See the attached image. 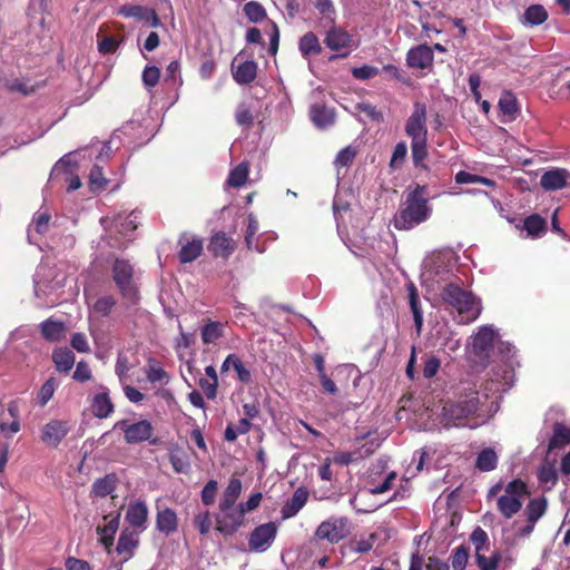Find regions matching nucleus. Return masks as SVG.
Returning a JSON list of instances; mask_svg holds the SVG:
<instances>
[{
	"mask_svg": "<svg viewBox=\"0 0 570 570\" xmlns=\"http://www.w3.org/2000/svg\"><path fill=\"white\" fill-rule=\"evenodd\" d=\"M261 501H222L216 514V531L225 537L233 535L242 525L246 512L255 510Z\"/></svg>",
	"mask_w": 570,
	"mask_h": 570,
	"instance_id": "7ed1b4c3",
	"label": "nucleus"
},
{
	"mask_svg": "<svg viewBox=\"0 0 570 570\" xmlns=\"http://www.w3.org/2000/svg\"><path fill=\"white\" fill-rule=\"evenodd\" d=\"M497 502H498L500 512L507 518H511L522 507V501H497Z\"/></svg>",
	"mask_w": 570,
	"mask_h": 570,
	"instance_id": "13d9d810",
	"label": "nucleus"
},
{
	"mask_svg": "<svg viewBox=\"0 0 570 570\" xmlns=\"http://www.w3.org/2000/svg\"><path fill=\"white\" fill-rule=\"evenodd\" d=\"M480 406L479 392L471 389V392L455 402H448L442 409V415L446 423L454 426L464 425V421L473 416Z\"/></svg>",
	"mask_w": 570,
	"mask_h": 570,
	"instance_id": "20e7f679",
	"label": "nucleus"
},
{
	"mask_svg": "<svg viewBox=\"0 0 570 570\" xmlns=\"http://www.w3.org/2000/svg\"><path fill=\"white\" fill-rule=\"evenodd\" d=\"M330 29L326 32L324 43L333 51L348 49L353 41L352 36L341 27L328 24Z\"/></svg>",
	"mask_w": 570,
	"mask_h": 570,
	"instance_id": "2eb2a0df",
	"label": "nucleus"
},
{
	"mask_svg": "<svg viewBox=\"0 0 570 570\" xmlns=\"http://www.w3.org/2000/svg\"><path fill=\"white\" fill-rule=\"evenodd\" d=\"M347 534V523L343 519L322 522L316 530L320 539H326L332 543L338 542Z\"/></svg>",
	"mask_w": 570,
	"mask_h": 570,
	"instance_id": "9b49d317",
	"label": "nucleus"
},
{
	"mask_svg": "<svg viewBox=\"0 0 570 570\" xmlns=\"http://www.w3.org/2000/svg\"><path fill=\"white\" fill-rule=\"evenodd\" d=\"M242 482L238 478L233 476L225 489V499H236L240 495Z\"/></svg>",
	"mask_w": 570,
	"mask_h": 570,
	"instance_id": "338daca9",
	"label": "nucleus"
},
{
	"mask_svg": "<svg viewBox=\"0 0 570 570\" xmlns=\"http://www.w3.org/2000/svg\"><path fill=\"white\" fill-rule=\"evenodd\" d=\"M469 548L460 546L455 548L451 553V566L454 570H463L466 567L469 560Z\"/></svg>",
	"mask_w": 570,
	"mask_h": 570,
	"instance_id": "49530a36",
	"label": "nucleus"
},
{
	"mask_svg": "<svg viewBox=\"0 0 570 570\" xmlns=\"http://www.w3.org/2000/svg\"><path fill=\"white\" fill-rule=\"evenodd\" d=\"M137 546L138 539L135 533L122 531L118 539L116 551L118 554H124V561H128L134 556V550Z\"/></svg>",
	"mask_w": 570,
	"mask_h": 570,
	"instance_id": "4be33fe9",
	"label": "nucleus"
},
{
	"mask_svg": "<svg viewBox=\"0 0 570 570\" xmlns=\"http://www.w3.org/2000/svg\"><path fill=\"white\" fill-rule=\"evenodd\" d=\"M426 106L422 102H415L410 117L405 122V134L411 141L428 140L426 127Z\"/></svg>",
	"mask_w": 570,
	"mask_h": 570,
	"instance_id": "423d86ee",
	"label": "nucleus"
},
{
	"mask_svg": "<svg viewBox=\"0 0 570 570\" xmlns=\"http://www.w3.org/2000/svg\"><path fill=\"white\" fill-rule=\"evenodd\" d=\"M56 386L57 382L55 377H50L43 383L39 393V402L42 406L52 397Z\"/></svg>",
	"mask_w": 570,
	"mask_h": 570,
	"instance_id": "4d7b16f0",
	"label": "nucleus"
},
{
	"mask_svg": "<svg viewBox=\"0 0 570 570\" xmlns=\"http://www.w3.org/2000/svg\"><path fill=\"white\" fill-rule=\"evenodd\" d=\"M502 487L501 483L493 485L488 493V499H494L497 497H499L498 499H519L529 494L527 484L520 479H514L509 482L505 485V493L500 495Z\"/></svg>",
	"mask_w": 570,
	"mask_h": 570,
	"instance_id": "4468645a",
	"label": "nucleus"
},
{
	"mask_svg": "<svg viewBox=\"0 0 570 570\" xmlns=\"http://www.w3.org/2000/svg\"><path fill=\"white\" fill-rule=\"evenodd\" d=\"M498 456L493 449L487 448L482 450L476 458L475 466L480 471H492L497 468Z\"/></svg>",
	"mask_w": 570,
	"mask_h": 570,
	"instance_id": "2f4dec72",
	"label": "nucleus"
},
{
	"mask_svg": "<svg viewBox=\"0 0 570 570\" xmlns=\"http://www.w3.org/2000/svg\"><path fill=\"white\" fill-rule=\"evenodd\" d=\"M177 515L170 509L159 511L157 514V529L165 533L170 534L177 530Z\"/></svg>",
	"mask_w": 570,
	"mask_h": 570,
	"instance_id": "393cba45",
	"label": "nucleus"
},
{
	"mask_svg": "<svg viewBox=\"0 0 570 570\" xmlns=\"http://www.w3.org/2000/svg\"><path fill=\"white\" fill-rule=\"evenodd\" d=\"M72 377L78 382L89 381L91 379V371L89 368V365L86 362L80 361L77 364V367H76V371L73 372Z\"/></svg>",
	"mask_w": 570,
	"mask_h": 570,
	"instance_id": "774afa93",
	"label": "nucleus"
},
{
	"mask_svg": "<svg viewBox=\"0 0 570 570\" xmlns=\"http://www.w3.org/2000/svg\"><path fill=\"white\" fill-rule=\"evenodd\" d=\"M169 461L173 469L177 473H188L190 470V462L188 453L178 445L171 446L169 450Z\"/></svg>",
	"mask_w": 570,
	"mask_h": 570,
	"instance_id": "412c9836",
	"label": "nucleus"
},
{
	"mask_svg": "<svg viewBox=\"0 0 570 570\" xmlns=\"http://www.w3.org/2000/svg\"><path fill=\"white\" fill-rule=\"evenodd\" d=\"M494 341V332L489 327H481L473 338V348L475 351L485 352L492 347Z\"/></svg>",
	"mask_w": 570,
	"mask_h": 570,
	"instance_id": "473e14b6",
	"label": "nucleus"
},
{
	"mask_svg": "<svg viewBox=\"0 0 570 570\" xmlns=\"http://www.w3.org/2000/svg\"><path fill=\"white\" fill-rule=\"evenodd\" d=\"M116 474H107L104 478L98 479L92 485V493L96 497H107L112 493L117 484Z\"/></svg>",
	"mask_w": 570,
	"mask_h": 570,
	"instance_id": "7c9ffc66",
	"label": "nucleus"
},
{
	"mask_svg": "<svg viewBox=\"0 0 570 570\" xmlns=\"http://www.w3.org/2000/svg\"><path fill=\"white\" fill-rule=\"evenodd\" d=\"M523 19L528 24L539 26L547 21L548 12L541 4H532L525 9Z\"/></svg>",
	"mask_w": 570,
	"mask_h": 570,
	"instance_id": "f704fd0d",
	"label": "nucleus"
},
{
	"mask_svg": "<svg viewBox=\"0 0 570 570\" xmlns=\"http://www.w3.org/2000/svg\"><path fill=\"white\" fill-rule=\"evenodd\" d=\"M92 412L99 419L108 417L114 412V404L107 392L99 393L94 397Z\"/></svg>",
	"mask_w": 570,
	"mask_h": 570,
	"instance_id": "b1692460",
	"label": "nucleus"
},
{
	"mask_svg": "<svg viewBox=\"0 0 570 570\" xmlns=\"http://www.w3.org/2000/svg\"><path fill=\"white\" fill-rule=\"evenodd\" d=\"M501 560L502 554L499 550H493L489 557L484 552L475 556V562L480 570H498Z\"/></svg>",
	"mask_w": 570,
	"mask_h": 570,
	"instance_id": "e433bc0d",
	"label": "nucleus"
},
{
	"mask_svg": "<svg viewBox=\"0 0 570 570\" xmlns=\"http://www.w3.org/2000/svg\"><path fill=\"white\" fill-rule=\"evenodd\" d=\"M299 50L304 57L321 53L322 47L318 38L313 32L305 33L299 40Z\"/></svg>",
	"mask_w": 570,
	"mask_h": 570,
	"instance_id": "c9c22d12",
	"label": "nucleus"
},
{
	"mask_svg": "<svg viewBox=\"0 0 570 570\" xmlns=\"http://www.w3.org/2000/svg\"><path fill=\"white\" fill-rule=\"evenodd\" d=\"M147 508L142 501H136L128 508L126 519L135 528L141 527L147 520Z\"/></svg>",
	"mask_w": 570,
	"mask_h": 570,
	"instance_id": "cd10ccee",
	"label": "nucleus"
},
{
	"mask_svg": "<svg viewBox=\"0 0 570 570\" xmlns=\"http://www.w3.org/2000/svg\"><path fill=\"white\" fill-rule=\"evenodd\" d=\"M379 73V68L370 65H363L361 67H354L352 69V75L357 80H367L376 77Z\"/></svg>",
	"mask_w": 570,
	"mask_h": 570,
	"instance_id": "6e6d98bb",
	"label": "nucleus"
},
{
	"mask_svg": "<svg viewBox=\"0 0 570 570\" xmlns=\"http://www.w3.org/2000/svg\"><path fill=\"white\" fill-rule=\"evenodd\" d=\"M406 155H407V146H406L405 141L397 142L396 146L394 147V150H393V154H392V157L390 160V167L392 169L400 168L403 165V163L406 158Z\"/></svg>",
	"mask_w": 570,
	"mask_h": 570,
	"instance_id": "5fc2aeb1",
	"label": "nucleus"
},
{
	"mask_svg": "<svg viewBox=\"0 0 570 570\" xmlns=\"http://www.w3.org/2000/svg\"><path fill=\"white\" fill-rule=\"evenodd\" d=\"M116 305V299L111 295L99 297L92 305V309L99 315L107 317L110 315L112 307Z\"/></svg>",
	"mask_w": 570,
	"mask_h": 570,
	"instance_id": "8fccbe9b",
	"label": "nucleus"
},
{
	"mask_svg": "<svg viewBox=\"0 0 570 570\" xmlns=\"http://www.w3.org/2000/svg\"><path fill=\"white\" fill-rule=\"evenodd\" d=\"M89 188L91 191L97 193L104 190L108 185V179L104 177L102 168L95 165L89 174Z\"/></svg>",
	"mask_w": 570,
	"mask_h": 570,
	"instance_id": "37998d69",
	"label": "nucleus"
},
{
	"mask_svg": "<svg viewBox=\"0 0 570 570\" xmlns=\"http://www.w3.org/2000/svg\"><path fill=\"white\" fill-rule=\"evenodd\" d=\"M141 79L146 88H154L159 82L160 69L156 66H146L142 71Z\"/></svg>",
	"mask_w": 570,
	"mask_h": 570,
	"instance_id": "864d4df0",
	"label": "nucleus"
},
{
	"mask_svg": "<svg viewBox=\"0 0 570 570\" xmlns=\"http://www.w3.org/2000/svg\"><path fill=\"white\" fill-rule=\"evenodd\" d=\"M104 519L107 521V523L104 525H98L97 532L100 535L99 542L108 552H110V549L114 544L115 534L119 529L120 512L117 511L115 514L109 513L108 515H105Z\"/></svg>",
	"mask_w": 570,
	"mask_h": 570,
	"instance_id": "ddd939ff",
	"label": "nucleus"
},
{
	"mask_svg": "<svg viewBox=\"0 0 570 570\" xmlns=\"http://www.w3.org/2000/svg\"><path fill=\"white\" fill-rule=\"evenodd\" d=\"M203 252V240L199 238H194L190 242H187L183 245L178 256L179 261L184 264L191 263L196 258L200 256Z\"/></svg>",
	"mask_w": 570,
	"mask_h": 570,
	"instance_id": "a878e982",
	"label": "nucleus"
},
{
	"mask_svg": "<svg viewBox=\"0 0 570 570\" xmlns=\"http://www.w3.org/2000/svg\"><path fill=\"white\" fill-rule=\"evenodd\" d=\"M118 46L119 42L116 40L115 37L107 36L99 41L98 49L101 53L106 55L115 52Z\"/></svg>",
	"mask_w": 570,
	"mask_h": 570,
	"instance_id": "e2e57ef3",
	"label": "nucleus"
},
{
	"mask_svg": "<svg viewBox=\"0 0 570 570\" xmlns=\"http://www.w3.org/2000/svg\"><path fill=\"white\" fill-rule=\"evenodd\" d=\"M70 344L76 351L80 353H88L90 351L88 341L83 333H75L71 336Z\"/></svg>",
	"mask_w": 570,
	"mask_h": 570,
	"instance_id": "680f3d73",
	"label": "nucleus"
},
{
	"mask_svg": "<svg viewBox=\"0 0 570 570\" xmlns=\"http://www.w3.org/2000/svg\"><path fill=\"white\" fill-rule=\"evenodd\" d=\"M470 541L474 546L475 556L478 553H483L485 551H490V539L488 533L480 527H476L471 535Z\"/></svg>",
	"mask_w": 570,
	"mask_h": 570,
	"instance_id": "58836bf2",
	"label": "nucleus"
},
{
	"mask_svg": "<svg viewBox=\"0 0 570 570\" xmlns=\"http://www.w3.org/2000/svg\"><path fill=\"white\" fill-rule=\"evenodd\" d=\"M548 501H529L525 508L528 522L535 523L546 512Z\"/></svg>",
	"mask_w": 570,
	"mask_h": 570,
	"instance_id": "de8ad7c7",
	"label": "nucleus"
},
{
	"mask_svg": "<svg viewBox=\"0 0 570 570\" xmlns=\"http://www.w3.org/2000/svg\"><path fill=\"white\" fill-rule=\"evenodd\" d=\"M356 109L360 112L365 114L367 117H370L372 120H381L382 119V112L376 109V107L370 102H360L356 105Z\"/></svg>",
	"mask_w": 570,
	"mask_h": 570,
	"instance_id": "0e129e2a",
	"label": "nucleus"
},
{
	"mask_svg": "<svg viewBox=\"0 0 570 570\" xmlns=\"http://www.w3.org/2000/svg\"><path fill=\"white\" fill-rule=\"evenodd\" d=\"M442 302L458 312L460 323L475 321L482 311L481 301L472 293L455 283H449L441 289Z\"/></svg>",
	"mask_w": 570,
	"mask_h": 570,
	"instance_id": "f03ea898",
	"label": "nucleus"
},
{
	"mask_svg": "<svg viewBox=\"0 0 570 570\" xmlns=\"http://www.w3.org/2000/svg\"><path fill=\"white\" fill-rule=\"evenodd\" d=\"M111 274L122 298L129 304H137L139 291L134 279V266L127 259L116 258L111 267Z\"/></svg>",
	"mask_w": 570,
	"mask_h": 570,
	"instance_id": "39448f33",
	"label": "nucleus"
},
{
	"mask_svg": "<svg viewBox=\"0 0 570 570\" xmlns=\"http://www.w3.org/2000/svg\"><path fill=\"white\" fill-rule=\"evenodd\" d=\"M75 354L68 347L56 348L52 353V361L57 371L61 373H69L75 364Z\"/></svg>",
	"mask_w": 570,
	"mask_h": 570,
	"instance_id": "aec40b11",
	"label": "nucleus"
},
{
	"mask_svg": "<svg viewBox=\"0 0 570 570\" xmlns=\"http://www.w3.org/2000/svg\"><path fill=\"white\" fill-rule=\"evenodd\" d=\"M498 107L508 120L512 121L520 111L519 102L515 95L510 90H504L499 99Z\"/></svg>",
	"mask_w": 570,
	"mask_h": 570,
	"instance_id": "6ab92c4d",
	"label": "nucleus"
},
{
	"mask_svg": "<svg viewBox=\"0 0 570 570\" xmlns=\"http://www.w3.org/2000/svg\"><path fill=\"white\" fill-rule=\"evenodd\" d=\"M115 429H120L124 432L125 441L128 444L140 443L150 440L154 428L147 420L129 424L128 421L122 420L115 424Z\"/></svg>",
	"mask_w": 570,
	"mask_h": 570,
	"instance_id": "0eeeda50",
	"label": "nucleus"
},
{
	"mask_svg": "<svg viewBox=\"0 0 570 570\" xmlns=\"http://www.w3.org/2000/svg\"><path fill=\"white\" fill-rule=\"evenodd\" d=\"M207 249L214 257L227 259L235 250V242L224 232H218L210 237Z\"/></svg>",
	"mask_w": 570,
	"mask_h": 570,
	"instance_id": "f8f14e48",
	"label": "nucleus"
},
{
	"mask_svg": "<svg viewBox=\"0 0 570 570\" xmlns=\"http://www.w3.org/2000/svg\"><path fill=\"white\" fill-rule=\"evenodd\" d=\"M356 155L357 149L350 145L337 153L334 165L336 167H350L353 164Z\"/></svg>",
	"mask_w": 570,
	"mask_h": 570,
	"instance_id": "09e8293b",
	"label": "nucleus"
},
{
	"mask_svg": "<svg viewBox=\"0 0 570 570\" xmlns=\"http://www.w3.org/2000/svg\"><path fill=\"white\" fill-rule=\"evenodd\" d=\"M570 443V429L562 423H554L553 435L549 441V451L563 448Z\"/></svg>",
	"mask_w": 570,
	"mask_h": 570,
	"instance_id": "bb28decb",
	"label": "nucleus"
},
{
	"mask_svg": "<svg viewBox=\"0 0 570 570\" xmlns=\"http://www.w3.org/2000/svg\"><path fill=\"white\" fill-rule=\"evenodd\" d=\"M455 183L458 184H482L488 187H494L495 181L479 175H474L464 170L456 173Z\"/></svg>",
	"mask_w": 570,
	"mask_h": 570,
	"instance_id": "79ce46f5",
	"label": "nucleus"
},
{
	"mask_svg": "<svg viewBox=\"0 0 570 570\" xmlns=\"http://www.w3.org/2000/svg\"><path fill=\"white\" fill-rule=\"evenodd\" d=\"M546 220L538 214H532L524 219V229L529 235L539 236L546 229Z\"/></svg>",
	"mask_w": 570,
	"mask_h": 570,
	"instance_id": "a18cd8bd",
	"label": "nucleus"
},
{
	"mask_svg": "<svg viewBox=\"0 0 570 570\" xmlns=\"http://www.w3.org/2000/svg\"><path fill=\"white\" fill-rule=\"evenodd\" d=\"M248 177V165L246 163L238 164L228 176V184L233 187L243 186Z\"/></svg>",
	"mask_w": 570,
	"mask_h": 570,
	"instance_id": "c03bdc74",
	"label": "nucleus"
},
{
	"mask_svg": "<svg viewBox=\"0 0 570 570\" xmlns=\"http://www.w3.org/2000/svg\"><path fill=\"white\" fill-rule=\"evenodd\" d=\"M396 479V473L395 472H391L389 473L382 483H380L379 485H375L373 488L370 489V492L372 494H382V493H385L386 491H389L391 488H392V484L393 482L395 481Z\"/></svg>",
	"mask_w": 570,
	"mask_h": 570,
	"instance_id": "69168bd1",
	"label": "nucleus"
},
{
	"mask_svg": "<svg viewBox=\"0 0 570 570\" xmlns=\"http://www.w3.org/2000/svg\"><path fill=\"white\" fill-rule=\"evenodd\" d=\"M434 53L432 48L424 43L412 47L406 53V65L413 69H428L433 66Z\"/></svg>",
	"mask_w": 570,
	"mask_h": 570,
	"instance_id": "9d476101",
	"label": "nucleus"
},
{
	"mask_svg": "<svg viewBox=\"0 0 570 570\" xmlns=\"http://www.w3.org/2000/svg\"><path fill=\"white\" fill-rule=\"evenodd\" d=\"M200 334L204 344L215 343L223 336V325L219 322H208L202 327Z\"/></svg>",
	"mask_w": 570,
	"mask_h": 570,
	"instance_id": "a19ab883",
	"label": "nucleus"
},
{
	"mask_svg": "<svg viewBox=\"0 0 570 570\" xmlns=\"http://www.w3.org/2000/svg\"><path fill=\"white\" fill-rule=\"evenodd\" d=\"M570 173L564 168H553L546 171L540 178V186L544 190H559L567 186Z\"/></svg>",
	"mask_w": 570,
	"mask_h": 570,
	"instance_id": "f3484780",
	"label": "nucleus"
},
{
	"mask_svg": "<svg viewBox=\"0 0 570 570\" xmlns=\"http://www.w3.org/2000/svg\"><path fill=\"white\" fill-rule=\"evenodd\" d=\"M69 431L67 421L51 420L41 430V441L48 446L57 448Z\"/></svg>",
	"mask_w": 570,
	"mask_h": 570,
	"instance_id": "1a4fd4ad",
	"label": "nucleus"
},
{
	"mask_svg": "<svg viewBox=\"0 0 570 570\" xmlns=\"http://www.w3.org/2000/svg\"><path fill=\"white\" fill-rule=\"evenodd\" d=\"M441 362L436 356H429L424 361L423 375L426 379H432L439 372Z\"/></svg>",
	"mask_w": 570,
	"mask_h": 570,
	"instance_id": "bf43d9fd",
	"label": "nucleus"
},
{
	"mask_svg": "<svg viewBox=\"0 0 570 570\" xmlns=\"http://www.w3.org/2000/svg\"><path fill=\"white\" fill-rule=\"evenodd\" d=\"M412 159L416 168L429 170V167L424 164L428 153V140L411 141Z\"/></svg>",
	"mask_w": 570,
	"mask_h": 570,
	"instance_id": "72a5a7b5",
	"label": "nucleus"
},
{
	"mask_svg": "<svg viewBox=\"0 0 570 570\" xmlns=\"http://www.w3.org/2000/svg\"><path fill=\"white\" fill-rule=\"evenodd\" d=\"M407 292H409V303L411 306V311L413 313L415 327L417 328V331H420L423 325V312L420 306L419 292H417L416 286L413 283H410L407 285Z\"/></svg>",
	"mask_w": 570,
	"mask_h": 570,
	"instance_id": "c756f323",
	"label": "nucleus"
},
{
	"mask_svg": "<svg viewBox=\"0 0 570 570\" xmlns=\"http://www.w3.org/2000/svg\"><path fill=\"white\" fill-rule=\"evenodd\" d=\"M383 70L389 72L393 78H395L400 82H402L406 86L411 85V78L406 75L405 71H403L399 67H396L394 65H385L383 67Z\"/></svg>",
	"mask_w": 570,
	"mask_h": 570,
	"instance_id": "052dcab7",
	"label": "nucleus"
},
{
	"mask_svg": "<svg viewBox=\"0 0 570 570\" xmlns=\"http://www.w3.org/2000/svg\"><path fill=\"white\" fill-rule=\"evenodd\" d=\"M276 532L277 528L273 522L256 527L248 539L249 549L257 552L267 550L273 543Z\"/></svg>",
	"mask_w": 570,
	"mask_h": 570,
	"instance_id": "6e6552de",
	"label": "nucleus"
},
{
	"mask_svg": "<svg viewBox=\"0 0 570 570\" xmlns=\"http://www.w3.org/2000/svg\"><path fill=\"white\" fill-rule=\"evenodd\" d=\"M309 116L313 124L320 129H326L333 126L336 119L335 110L323 104L312 105Z\"/></svg>",
	"mask_w": 570,
	"mask_h": 570,
	"instance_id": "a211bd4d",
	"label": "nucleus"
},
{
	"mask_svg": "<svg viewBox=\"0 0 570 570\" xmlns=\"http://www.w3.org/2000/svg\"><path fill=\"white\" fill-rule=\"evenodd\" d=\"M194 527L199 531L202 535L208 534L213 527L210 513L208 511L198 512L194 517Z\"/></svg>",
	"mask_w": 570,
	"mask_h": 570,
	"instance_id": "603ef678",
	"label": "nucleus"
},
{
	"mask_svg": "<svg viewBox=\"0 0 570 570\" xmlns=\"http://www.w3.org/2000/svg\"><path fill=\"white\" fill-rule=\"evenodd\" d=\"M119 12L125 17H134L139 20H144L154 28L161 24L157 12L151 8L126 4L120 8Z\"/></svg>",
	"mask_w": 570,
	"mask_h": 570,
	"instance_id": "dca6fc26",
	"label": "nucleus"
},
{
	"mask_svg": "<svg viewBox=\"0 0 570 570\" xmlns=\"http://www.w3.org/2000/svg\"><path fill=\"white\" fill-rule=\"evenodd\" d=\"M315 8L321 14V21L325 24H334L336 18L335 7L332 0H315Z\"/></svg>",
	"mask_w": 570,
	"mask_h": 570,
	"instance_id": "4c0bfd02",
	"label": "nucleus"
},
{
	"mask_svg": "<svg viewBox=\"0 0 570 570\" xmlns=\"http://www.w3.org/2000/svg\"><path fill=\"white\" fill-rule=\"evenodd\" d=\"M426 194L428 186L420 184L405 193V200L393 218L395 229L410 230L430 219L433 210Z\"/></svg>",
	"mask_w": 570,
	"mask_h": 570,
	"instance_id": "f257e3e1",
	"label": "nucleus"
},
{
	"mask_svg": "<svg viewBox=\"0 0 570 570\" xmlns=\"http://www.w3.org/2000/svg\"><path fill=\"white\" fill-rule=\"evenodd\" d=\"M3 88L10 92H20L23 96H30L35 92V87L19 79L6 80Z\"/></svg>",
	"mask_w": 570,
	"mask_h": 570,
	"instance_id": "3c124183",
	"label": "nucleus"
},
{
	"mask_svg": "<svg viewBox=\"0 0 570 570\" xmlns=\"http://www.w3.org/2000/svg\"><path fill=\"white\" fill-rule=\"evenodd\" d=\"M40 328H41V335L47 341H50V342L60 341L63 335V332H65L63 323L56 322L50 318L42 322L40 325Z\"/></svg>",
	"mask_w": 570,
	"mask_h": 570,
	"instance_id": "c85d7f7f",
	"label": "nucleus"
},
{
	"mask_svg": "<svg viewBox=\"0 0 570 570\" xmlns=\"http://www.w3.org/2000/svg\"><path fill=\"white\" fill-rule=\"evenodd\" d=\"M243 11L247 19L253 23H258L266 19L265 8L257 1H248L244 4Z\"/></svg>",
	"mask_w": 570,
	"mask_h": 570,
	"instance_id": "ea45409f",
	"label": "nucleus"
},
{
	"mask_svg": "<svg viewBox=\"0 0 570 570\" xmlns=\"http://www.w3.org/2000/svg\"><path fill=\"white\" fill-rule=\"evenodd\" d=\"M257 65L253 60L242 62L233 71L234 79L239 85L252 82L256 78Z\"/></svg>",
	"mask_w": 570,
	"mask_h": 570,
	"instance_id": "5701e85b",
	"label": "nucleus"
}]
</instances>
